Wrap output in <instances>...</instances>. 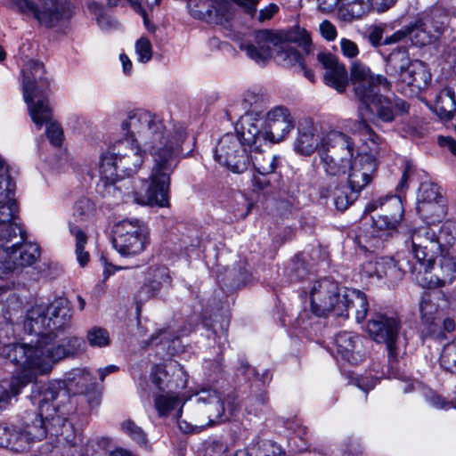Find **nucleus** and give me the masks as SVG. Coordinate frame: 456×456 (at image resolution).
Instances as JSON below:
<instances>
[{
    "mask_svg": "<svg viewBox=\"0 0 456 456\" xmlns=\"http://www.w3.org/2000/svg\"><path fill=\"white\" fill-rule=\"evenodd\" d=\"M412 61L406 47H397L385 58L386 74L394 80L395 86Z\"/></svg>",
    "mask_w": 456,
    "mask_h": 456,
    "instance_id": "36",
    "label": "nucleus"
},
{
    "mask_svg": "<svg viewBox=\"0 0 456 456\" xmlns=\"http://www.w3.org/2000/svg\"><path fill=\"white\" fill-rule=\"evenodd\" d=\"M440 363L444 370L456 374V340L444 347Z\"/></svg>",
    "mask_w": 456,
    "mask_h": 456,
    "instance_id": "55",
    "label": "nucleus"
},
{
    "mask_svg": "<svg viewBox=\"0 0 456 456\" xmlns=\"http://www.w3.org/2000/svg\"><path fill=\"white\" fill-rule=\"evenodd\" d=\"M281 37V44L294 43L301 47L306 54L312 53L314 45L311 37V34L305 28L299 26H294L293 28L278 32Z\"/></svg>",
    "mask_w": 456,
    "mask_h": 456,
    "instance_id": "41",
    "label": "nucleus"
},
{
    "mask_svg": "<svg viewBox=\"0 0 456 456\" xmlns=\"http://www.w3.org/2000/svg\"><path fill=\"white\" fill-rule=\"evenodd\" d=\"M367 331L374 341L386 345L388 362H396L406 347L407 339L401 333V322L396 316L374 314L368 321Z\"/></svg>",
    "mask_w": 456,
    "mask_h": 456,
    "instance_id": "11",
    "label": "nucleus"
},
{
    "mask_svg": "<svg viewBox=\"0 0 456 456\" xmlns=\"http://www.w3.org/2000/svg\"><path fill=\"white\" fill-rule=\"evenodd\" d=\"M83 343L82 338L77 337L67 338L57 346L51 342L32 344L30 341L28 344L10 346L4 352L11 361L29 367L37 379L50 373L56 362L78 352Z\"/></svg>",
    "mask_w": 456,
    "mask_h": 456,
    "instance_id": "4",
    "label": "nucleus"
},
{
    "mask_svg": "<svg viewBox=\"0 0 456 456\" xmlns=\"http://www.w3.org/2000/svg\"><path fill=\"white\" fill-rule=\"evenodd\" d=\"M149 243V231L142 221L137 218H126L115 225L113 246L122 256L140 255Z\"/></svg>",
    "mask_w": 456,
    "mask_h": 456,
    "instance_id": "12",
    "label": "nucleus"
},
{
    "mask_svg": "<svg viewBox=\"0 0 456 456\" xmlns=\"http://www.w3.org/2000/svg\"><path fill=\"white\" fill-rule=\"evenodd\" d=\"M280 45L281 37L278 32L261 29L254 32L252 39L241 42L240 49L259 66H265Z\"/></svg>",
    "mask_w": 456,
    "mask_h": 456,
    "instance_id": "19",
    "label": "nucleus"
},
{
    "mask_svg": "<svg viewBox=\"0 0 456 456\" xmlns=\"http://www.w3.org/2000/svg\"><path fill=\"white\" fill-rule=\"evenodd\" d=\"M415 262L405 261L410 273L427 269L440 252L449 247L456 257V223L446 222L437 231L434 225H422L407 232Z\"/></svg>",
    "mask_w": 456,
    "mask_h": 456,
    "instance_id": "5",
    "label": "nucleus"
},
{
    "mask_svg": "<svg viewBox=\"0 0 456 456\" xmlns=\"http://www.w3.org/2000/svg\"><path fill=\"white\" fill-rule=\"evenodd\" d=\"M52 117L49 121L44 123L46 126V135L51 143L54 146H59L62 142L63 133L61 126L56 122H52Z\"/></svg>",
    "mask_w": 456,
    "mask_h": 456,
    "instance_id": "63",
    "label": "nucleus"
},
{
    "mask_svg": "<svg viewBox=\"0 0 456 456\" xmlns=\"http://www.w3.org/2000/svg\"><path fill=\"white\" fill-rule=\"evenodd\" d=\"M16 203L13 197L0 202V241H10L21 232L20 227L14 221Z\"/></svg>",
    "mask_w": 456,
    "mask_h": 456,
    "instance_id": "34",
    "label": "nucleus"
},
{
    "mask_svg": "<svg viewBox=\"0 0 456 456\" xmlns=\"http://www.w3.org/2000/svg\"><path fill=\"white\" fill-rule=\"evenodd\" d=\"M155 408L160 417L167 416L172 411L177 409L176 419L180 429L184 433L193 432L195 429L202 428L204 425H191L185 420H182V408L184 402L179 397L177 392L152 394Z\"/></svg>",
    "mask_w": 456,
    "mask_h": 456,
    "instance_id": "29",
    "label": "nucleus"
},
{
    "mask_svg": "<svg viewBox=\"0 0 456 456\" xmlns=\"http://www.w3.org/2000/svg\"><path fill=\"white\" fill-rule=\"evenodd\" d=\"M351 78L355 96L361 102L358 107V119L352 121L350 130L361 140L379 147L381 137L370 124L379 126V122L391 123L395 116L408 110V105L402 99L391 100L380 94V89H389L391 82L387 77L371 73L364 64L355 61L351 67Z\"/></svg>",
    "mask_w": 456,
    "mask_h": 456,
    "instance_id": "3",
    "label": "nucleus"
},
{
    "mask_svg": "<svg viewBox=\"0 0 456 456\" xmlns=\"http://www.w3.org/2000/svg\"><path fill=\"white\" fill-rule=\"evenodd\" d=\"M122 429L141 447L148 448V438L142 428L128 419L122 423Z\"/></svg>",
    "mask_w": 456,
    "mask_h": 456,
    "instance_id": "53",
    "label": "nucleus"
},
{
    "mask_svg": "<svg viewBox=\"0 0 456 456\" xmlns=\"http://www.w3.org/2000/svg\"><path fill=\"white\" fill-rule=\"evenodd\" d=\"M193 397L196 411L208 419L206 426L229 420L237 410V407L230 403L225 407L217 392L209 388L198 391Z\"/></svg>",
    "mask_w": 456,
    "mask_h": 456,
    "instance_id": "17",
    "label": "nucleus"
},
{
    "mask_svg": "<svg viewBox=\"0 0 456 456\" xmlns=\"http://www.w3.org/2000/svg\"><path fill=\"white\" fill-rule=\"evenodd\" d=\"M69 428L62 427L60 435L54 436L55 441L42 444L35 452V456H74L76 452L75 436L71 424Z\"/></svg>",
    "mask_w": 456,
    "mask_h": 456,
    "instance_id": "30",
    "label": "nucleus"
},
{
    "mask_svg": "<svg viewBox=\"0 0 456 456\" xmlns=\"http://www.w3.org/2000/svg\"><path fill=\"white\" fill-rule=\"evenodd\" d=\"M142 163L143 153L140 143L126 135L101 155L99 170L109 178L130 176L140 169Z\"/></svg>",
    "mask_w": 456,
    "mask_h": 456,
    "instance_id": "9",
    "label": "nucleus"
},
{
    "mask_svg": "<svg viewBox=\"0 0 456 456\" xmlns=\"http://www.w3.org/2000/svg\"><path fill=\"white\" fill-rule=\"evenodd\" d=\"M422 19L432 20L429 22V28L436 37L445 28L448 20L447 15L438 9L431 11L429 14H426Z\"/></svg>",
    "mask_w": 456,
    "mask_h": 456,
    "instance_id": "58",
    "label": "nucleus"
},
{
    "mask_svg": "<svg viewBox=\"0 0 456 456\" xmlns=\"http://www.w3.org/2000/svg\"><path fill=\"white\" fill-rule=\"evenodd\" d=\"M437 185L432 183H422L419 186L417 203L442 200Z\"/></svg>",
    "mask_w": 456,
    "mask_h": 456,
    "instance_id": "56",
    "label": "nucleus"
},
{
    "mask_svg": "<svg viewBox=\"0 0 456 456\" xmlns=\"http://www.w3.org/2000/svg\"><path fill=\"white\" fill-rule=\"evenodd\" d=\"M380 208L385 214L373 221L371 230L358 236L360 246L366 251H375L383 248V242L394 232H397L403 208L400 196L391 195L379 198L369 206L370 211Z\"/></svg>",
    "mask_w": 456,
    "mask_h": 456,
    "instance_id": "8",
    "label": "nucleus"
},
{
    "mask_svg": "<svg viewBox=\"0 0 456 456\" xmlns=\"http://www.w3.org/2000/svg\"><path fill=\"white\" fill-rule=\"evenodd\" d=\"M150 379L152 394L177 392L187 385V374L176 361L154 365Z\"/></svg>",
    "mask_w": 456,
    "mask_h": 456,
    "instance_id": "18",
    "label": "nucleus"
},
{
    "mask_svg": "<svg viewBox=\"0 0 456 456\" xmlns=\"http://www.w3.org/2000/svg\"><path fill=\"white\" fill-rule=\"evenodd\" d=\"M21 73L23 99L33 123L40 129L52 116V109L47 99L50 81L43 63L37 61H28Z\"/></svg>",
    "mask_w": 456,
    "mask_h": 456,
    "instance_id": "7",
    "label": "nucleus"
},
{
    "mask_svg": "<svg viewBox=\"0 0 456 456\" xmlns=\"http://www.w3.org/2000/svg\"><path fill=\"white\" fill-rule=\"evenodd\" d=\"M16 260L13 246L0 248V278L19 268Z\"/></svg>",
    "mask_w": 456,
    "mask_h": 456,
    "instance_id": "51",
    "label": "nucleus"
},
{
    "mask_svg": "<svg viewBox=\"0 0 456 456\" xmlns=\"http://www.w3.org/2000/svg\"><path fill=\"white\" fill-rule=\"evenodd\" d=\"M72 309L66 298H56L48 305H35L27 312L23 328L28 335H34L37 339H31L32 344L42 341L52 342L60 332H64L71 327Z\"/></svg>",
    "mask_w": 456,
    "mask_h": 456,
    "instance_id": "6",
    "label": "nucleus"
},
{
    "mask_svg": "<svg viewBox=\"0 0 456 456\" xmlns=\"http://www.w3.org/2000/svg\"><path fill=\"white\" fill-rule=\"evenodd\" d=\"M95 212L94 203L88 198L78 199L73 206V217L76 222L89 220Z\"/></svg>",
    "mask_w": 456,
    "mask_h": 456,
    "instance_id": "50",
    "label": "nucleus"
},
{
    "mask_svg": "<svg viewBox=\"0 0 456 456\" xmlns=\"http://www.w3.org/2000/svg\"><path fill=\"white\" fill-rule=\"evenodd\" d=\"M37 411H24L20 424L9 426L4 448L14 452H28L31 444L48 433L58 436L62 427L69 428L68 417L73 413L68 393L61 383L34 384L28 396Z\"/></svg>",
    "mask_w": 456,
    "mask_h": 456,
    "instance_id": "2",
    "label": "nucleus"
},
{
    "mask_svg": "<svg viewBox=\"0 0 456 456\" xmlns=\"http://www.w3.org/2000/svg\"><path fill=\"white\" fill-rule=\"evenodd\" d=\"M342 181L323 182L319 188L320 196L323 199L332 198L338 210L344 211L357 199L358 192Z\"/></svg>",
    "mask_w": 456,
    "mask_h": 456,
    "instance_id": "31",
    "label": "nucleus"
},
{
    "mask_svg": "<svg viewBox=\"0 0 456 456\" xmlns=\"http://www.w3.org/2000/svg\"><path fill=\"white\" fill-rule=\"evenodd\" d=\"M242 134L246 135V140L251 143H258L260 147L267 141L272 142L282 141L295 127L292 116L276 122L270 127H264V114L260 118L248 115L242 117Z\"/></svg>",
    "mask_w": 456,
    "mask_h": 456,
    "instance_id": "15",
    "label": "nucleus"
},
{
    "mask_svg": "<svg viewBox=\"0 0 456 456\" xmlns=\"http://www.w3.org/2000/svg\"><path fill=\"white\" fill-rule=\"evenodd\" d=\"M19 370L13 373L9 382L0 383V411L5 410L23 389L29 384L35 383L37 378L29 367L11 361Z\"/></svg>",
    "mask_w": 456,
    "mask_h": 456,
    "instance_id": "24",
    "label": "nucleus"
},
{
    "mask_svg": "<svg viewBox=\"0 0 456 456\" xmlns=\"http://www.w3.org/2000/svg\"><path fill=\"white\" fill-rule=\"evenodd\" d=\"M338 284L330 279L324 278L314 281L309 288L311 309L316 316H325L329 313L342 314L345 307L340 305L343 297V289Z\"/></svg>",
    "mask_w": 456,
    "mask_h": 456,
    "instance_id": "14",
    "label": "nucleus"
},
{
    "mask_svg": "<svg viewBox=\"0 0 456 456\" xmlns=\"http://www.w3.org/2000/svg\"><path fill=\"white\" fill-rule=\"evenodd\" d=\"M426 402L434 408L448 410L453 408L454 400L447 401L436 392L429 390L424 394Z\"/></svg>",
    "mask_w": 456,
    "mask_h": 456,
    "instance_id": "62",
    "label": "nucleus"
},
{
    "mask_svg": "<svg viewBox=\"0 0 456 456\" xmlns=\"http://www.w3.org/2000/svg\"><path fill=\"white\" fill-rule=\"evenodd\" d=\"M335 346L337 355L350 364H358L365 358L366 352L362 339L353 332L338 333L335 337Z\"/></svg>",
    "mask_w": 456,
    "mask_h": 456,
    "instance_id": "27",
    "label": "nucleus"
},
{
    "mask_svg": "<svg viewBox=\"0 0 456 456\" xmlns=\"http://www.w3.org/2000/svg\"><path fill=\"white\" fill-rule=\"evenodd\" d=\"M279 157L270 153L265 154L259 147L256 151H250L249 164L252 163L259 175H270L275 172Z\"/></svg>",
    "mask_w": 456,
    "mask_h": 456,
    "instance_id": "43",
    "label": "nucleus"
},
{
    "mask_svg": "<svg viewBox=\"0 0 456 456\" xmlns=\"http://www.w3.org/2000/svg\"><path fill=\"white\" fill-rule=\"evenodd\" d=\"M267 408V396L265 391L256 395H250L246 401V411L248 414L257 416Z\"/></svg>",
    "mask_w": 456,
    "mask_h": 456,
    "instance_id": "54",
    "label": "nucleus"
},
{
    "mask_svg": "<svg viewBox=\"0 0 456 456\" xmlns=\"http://www.w3.org/2000/svg\"><path fill=\"white\" fill-rule=\"evenodd\" d=\"M121 128L126 136L143 145L153 159L145 199L140 203L167 207L170 176L180 161L186 139L184 126L178 123L167 126L159 115L138 109L127 113Z\"/></svg>",
    "mask_w": 456,
    "mask_h": 456,
    "instance_id": "1",
    "label": "nucleus"
},
{
    "mask_svg": "<svg viewBox=\"0 0 456 456\" xmlns=\"http://www.w3.org/2000/svg\"><path fill=\"white\" fill-rule=\"evenodd\" d=\"M242 104L245 110V114L242 117L254 115L256 118H260L264 114V99L253 92H247L245 94Z\"/></svg>",
    "mask_w": 456,
    "mask_h": 456,
    "instance_id": "52",
    "label": "nucleus"
},
{
    "mask_svg": "<svg viewBox=\"0 0 456 456\" xmlns=\"http://www.w3.org/2000/svg\"><path fill=\"white\" fill-rule=\"evenodd\" d=\"M317 61L326 69L324 74V83L336 89L338 93H343L348 83L347 70L338 58L329 52H320L317 54Z\"/></svg>",
    "mask_w": 456,
    "mask_h": 456,
    "instance_id": "26",
    "label": "nucleus"
},
{
    "mask_svg": "<svg viewBox=\"0 0 456 456\" xmlns=\"http://www.w3.org/2000/svg\"><path fill=\"white\" fill-rule=\"evenodd\" d=\"M320 145L321 138L313 118H300L297 123V136L294 142L295 151L303 156H310L316 150L319 151Z\"/></svg>",
    "mask_w": 456,
    "mask_h": 456,
    "instance_id": "28",
    "label": "nucleus"
},
{
    "mask_svg": "<svg viewBox=\"0 0 456 456\" xmlns=\"http://www.w3.org/2000/svg\"><path fill=\"white\" fill-rule=\"evenodd\" d=\"M57 382L63 385L64 390L68 393L70 403L75 407L72 402L68 387L74 388L77 392L87 395L89 405L94 408L101 403V389L95 381L94 375L86 368H77L67 373L65 380H52L49 383ZM76 410V408H74ZM75 411H73L74 412Z\"/></svg>",
    "mask_w": 456,
    "mask_h": 456,
    "instance_id": "20",
    "label": "nucleus"
},
{
    "mask_svg": "<svg viewBox=\"0 0 456 456\" xmlns=\"http://www.w3.org/2000/svg\"><path fill=\"white\" fill-rule=\"evenodd\" d=\"M242 117L236 126V133L224 134L216 146L215 159L233 173L240 174L249 167V152L256 151L260 145L251 143L242 134Z\"/></svg>",
    "mask_w": 456,
    "mask_h": 456,
    "instance_id": "10",
    "label": "nucleus"
},
{
    "mask_svg": "<svg viewBox=\"0 0 456 456\" xmlns=\"http://www.w3.org/2000/svg\"><path fill=\"white\" fill-rule=\"evenodd\" d=\"M431 110L440 119L451 120L456 112L454 90L449 86L442 88L436 96Z\"/></svg>",
    "mask_w": 456,
    "mask_h": 456,
    "instance_id": "38",
    "label": "nucleus"
},
{
    "mask_svg": "<svg viewBox=\"0 0 456 456\" xmlns=\"http://www.w3.org/2000/svg\"><path fill=\"white\" fill-rule=\"evenodd\" d=\"M449 307V301L442 291L425 293L419 303V314L423 325L428 329L427 333H436V328Z\"/></svg>",
    "mask_w": 456,
    "mask_h": 456,
    "instance_id": "22",
    "label": "nucleus"
},
{
    "mask_svg": "<svg viewBox=\"0 0 456 456\" xmlns=\"http://www.w3.org/2000/svg\"><path fill=\"white\" fill-rule=\"evenodd\" d=\"M449 247L438 254L439 263L435 260L427 269L412 272V279L421 287H443L452 282L456 273V257Z\"/></svg>",
    "mask_w": 456,
    "mask_h": 456,
    "instance_id": "16",
    "label": "nucleus"
},
{
    "mask_svg": "<svg viewBox=\"0 0 456 456\" xmlns=\"http://www.w3.org/2000/svg\"><path fill=\"white\" fill-rule=\"evenodd\" d=\"M289 110L283 106H276L264 115V127H270L284 118H289Z\"/></svg>",
    "mask_w": 456,
    "mask_h": 456,
    "instance_id": "59",
    "label": "nucleus"
},
{
    "mask_svg": "<svg viewBox=\"0 0 456 456\" xmlns=\"http://www.w3.org/2000/svg\"><path fill=\"white\" fill-rule=\"evenodd\" d=\"M378 281L387 278L390 282H395L403 278L405 273H409L405 261L400 263L392 257L377 258Z\"/></svg>",
    "mask_w": 456,
    "mask_h": 456,
    "instance_id": "40",
    "label": "nucleus"
},
{
    "mask_svg": "<svg viewBox=\"0 0 456 456\" xmlns=\"http://www.w3.org/2000/svg\"><path fill=\"white\" fill-rule=\"evenodd\" d=\"M150 344L167 355H174L181 350L180 335L170 328L163 329L151 335Z\"/></svg>",
    "mask_w": 456,
    "mask_h": 456,
    "instance_id": "39",
    "label": "nucleus"
},
{
    "mask_svg": "<svg viewBox=\"0 0 456 456\" xmlns=\"http://www.w3.org/2000/svg\"><path fill=\"white\" fill-rule=\"evenodd\" d=\"M170 277L166 267H159L154 270L153 279L148 282L156 295L161 289L163 284L169 283Z\"/></svg>",
    "mask_w": 456,
    "mask_h": 456,
    "instance_id": "64",
    "label": "nucleus"
},
{
    "mask_svg": "<svg viewBox=\"0 0 456 456\" xmlns=\"http://www.w3.org/2000/svg\"><path fill=\"white\" fill-rule=\"evenodd\" d=\"M101 174V181L103 185V196L112 197L117 202L129 200H136L135 193L131 189V183L128 180L118 179V176H112L111 178Z\"/></svg>",
    "mask_w": 456,
    "mask_h": 456,
    "instance_id": "37",
    "label": "nucleus"
},
{
    "mask_svg": "<svg viewBox=\"0 0 456 456\" xmlns=\"http://www.w3.org/2000/svg\"><path fill=\"white\" fill-rule=\"evenodd\" d=\"M18 267L30 266L34 265L40 256V248L36 243L25 242L13 245Z\"/></svg>",
    "mask_w": 456,
    "mask_h": 456,
    "instance_id": "44",
    "label": "nucleus"
},
{
    "mask_svg": "<svg viewBox=\"0 0 456 456\" xmlns=\"http://www.w3.org/2000/svg\"><path fill=\"white\" fill-rule=\"evenodd\" d=\"M340 305L345 307L342 314H336V317L348 318L353 313L357 322L365 320L369 309V303L364 293L354 289L346 288L343 289V297Z\"/></svg>",
    "mask_w": 456,
    "mask_h": 456,
    "instance_id": "32",
    "label": "nucleus"
},
{
    "mask_svg": "<svg viewBox=\"0 0 456 456\" xmlns=\"http://www.w3.org/2000/svg\"><path fill=\"white\" fill-rule=\"evenodd\" d=\"M276 51L278 61L284 67L294 68L296 70L305 61L302 54L296 48L284 42L278 45Z\"/></svg>",
    "mask_w": 456,
    "mask_h": 456,
    "instance_id": "47",
    "label": "nucleus"
},
{
    "mask_svg": "<svg viewBox=\"0 0 456 456\" xmlns=\"http://www.w3.org/2000/svg\"><path fill=\"white\" fill-rule=\"evenodd\" d=\"M69 230L71 235L76 238L75 253L77 260L80 266H85L90 260V255L85 250V245L87 243V236L76 224L69 222Z\"/></svg>",
    "mask_w": 456,
    "mask_h": 456,
    "instance_id": "48",
    "label": "nucleus"
},
{
    "mask_svg": "<svg viewBox=\"0 0 456 456\" xmlns=\"http://www.w3.org/2000/svg\"><path fill=\"white\" fill-rule=\"evenodd\" d=\"M11 4L19 12L33 15L46 28L61 25L71 17L67 0H11Z\"/></svg>",
    "mask_w": 456,
    "mask_h": 456,
    "instance_id": "13",
    "label": "nucleus"
},
{
    "mask_svg": "<svg viewBox=\"0 0 456 456\" xmlns=\"http://www.w3.org/2000/svg\"><path fill=\"white\" fill-rule=\"evenodd\" d=\"M379 147H370V152L359 155L350 161L346 182L350 188L358 193L370 182L372 174L376 171L375 154Z\"/></svg>",
    "mask_w": 456,
    "mask_h": 456,
    "instance_id": "23",
    "label": "nucleus"
},
{
    "mask_svg": "<svg viewBox=\"0 0 456 456\" xmlns=\"http://www.w3.org/2000/svg\"><path fill=\"white\" fill-rule=\"evenodd\" d=\"M395 362H389V366L387 369V376L388 379H396L401 380L403 393L407 394L414 390L415 384L414 382L404 374L401 373L398 370H395L394 367V363Z\"/></svg>",
    "mask_w": 456,
    "mask_h": 456,
    "instance_id": "60",
    "label": "nucleus"
},
{
    "mask_svg": "<svg viewBox=\"0 0 456 456\" xmlns=\"http://www.w3.org/2000/svg\"><path fill=\"white\" fill-rule=\"evenodd\" d=\"M288 274L292 281H299L307 276L308 267L301 255L295 256L291 260Z\"/></svg>",
    "mask_w": 456,
    "mask_h": 456,
    "instance_id": "57",
    "label": "nucleus"
},
{
    "mask_svg": "<svg viewBox=\"0 0 456 456\" xmlns=\"http://www.w3.org/2000/svg\"><path fill=\"white\" fill-rule=\"evenodd\" d=\"M187 9L192 18L209 24L223 25L232 15L226 0H187Z\"/></svg>",
    "mask_w": 456,
    "mask_h": 456,
    "instance_id": "21",
    "label": "nucleus"
},
{
    "mask_svg": "<svg viewBox=\"0 0 456 456\" xmlns=\"http://www.w3.org/2000/svg\"><path fill=\"white\" fill-rule=\"evenodd\" d=\"M416 209L423 220L430 221L431 223L439 221L445 215V206L443 200L417 203Z\"/></svg>",
    "mask_w": 456,
    "mask_h": 456,
    "instance_id": "45",
    "label": "nucleus"
},
{
    "mask_svg": "<svg viewBox=\"0 0 456 456\" xmlns=\"http://www.w3.org/2000/svg\"><path fill=\"white\" fill-rule=\"evenodd\" d=\"M354 151V142L351 138L340 131L330 130L321 138L319 154L331 152V155L353 156Z\"/></svg>",
    "mask_w": 456,
    "mask_h": 456,
    "instance_id": "33",
    "label": "nucleus"
},
{
    "mask_svg": "<svg viewBox=\"0 0 456 456\" xmlns=\"http://www.w3.org/2000/svg\"><path fill=\"white\" fill-rule=\"evenodd\" d=\"M369 0H343L340 15L346 20L360 19L370 11Z\"/></svg>",
    "mask_w": 456,
    "mask_h": 456,
    "instance_id": "46",
    "label": "nucleus"
},
{
    "mask_svg": "<svg viewBox=\"0 0 456 456\" xmlns=\"http://www.w3.org/2000/svg\"><path fill=\"white\" fill-rule=\"evenodd\" d=\"M321 164L328 178L325 182H339L347 174L353 156L320 153Z\"/></svg>",
    "mask_w": 456,
    "mask_h": 456,
    "instance_id": "35",
    "label": "nucleus"
},
{
    "mask_svg": "<svg viewBox=\"0 0 456 456\" xmlns=\"http://www.w3.org/2000/svg\"><path fill=\"white\" fill-rule=\"evenodd\" d=\"M135 53L138 61L142 63L148 62L152 57V47L150 40L146 37H141L135 42Z\"/></svg>",
    "mask_w": 456,
    "mask_h": 456,
    "instance_id": "61",
    "label": "nucleus"
},
{
    "mask_svg": "<svg viewBox=\"0 0 456 456\" xmlns=\"http://www.w3.org/2000/svg\"><path fill=\"white\" fill-rule=\"evenodd\" d=\"M430 19H419L414 25L407 27L409 31L408 37L412 45L416 46H423L431 44L436 36L429 28Z\"/></svg>",
    "mask_w": 456,
    "mask_h": 456,
    "instance_id": "42",
    "label": "nucleus"
},
{
    "mask_svg": "<svg viewBox=\"0 0 456 456\" xmlns=\"http://www.w3.org/2000/svg\"><path fill=\"white\" fill-rule=\"evenodd\" d=\"M86 342L91 347L103 348L110 345L111 339L109 331L102 327L94 326L86 331Z\"/></svg>",
    "mask_w": 456,
    "mask_h": 456,
    "instance_id": "49",
    "label": "nucleus"
},
{
    "mask_svg": "<svg viewBox=\"0 0 456 456\" xmlns=\"http://www.w3.org/2000/svg\"><path fill=\"white\" fill-rule=\"evenodd\" d=\"M430 81L431 74L425 63L419 60H413L396 88L405 96L414 97L426 89Z\"/></svg>",
    "mask_w": 456,
    "mask_h": 456,
    "instance_id": "25",
    "label": "nucleus"
}]
</instances>
